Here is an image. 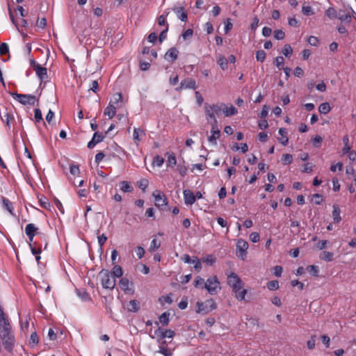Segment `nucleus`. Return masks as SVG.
Here are the masks:
<instances>
[{
  "mask_svg": "<svg viewBox=\"0 0 356 356\" xmlns=\"http://www.w3.org/2000/svg\"><path fill=\"white\" fill-rule=\"evenodd\" d=\"M11 327L8 318L0 306V335L4 348L11 351L14 343V337L11 334Z\"/></svg>",
  "mask_w": 356,
  "mask_h": 356,
  "instance_id": "nucleus-1",
  "label": "nucleus"
},
{
  "mask_svg": "<svg viewBox=\"0 0 356 356\" xmlns=\"http://www.w3.org/2000/svg\"><path fill=\"white\" fill-rule=\"evenodd\" d=\"M102 287L106 289L113 290L115 286V278L108 270L103 269L99 273Z\"/></svg>",
  "mask_w": 356,
  "mask_h": 356,
  "instance_id": "nucleus-2",
  "label": "nucleus"
},
{
  "mask_svg": "<svg viewBox=\"0 0 356 356\" xmlns=\"http://www.w3.org/2000/svg\"><path fill=\"white\" fill-rule=\"evenodd\" d=\"M225 106V104L223 103H217L212 105L206 103L204 104V111L207 121L210 122V119H216L215 115H219L223 111Z\"/></svg>",
  "mask_w": 356,
  "mask_h": 356,
  "instance_id": "nucleus-3",
  "label": "nucleus"
},
{
  "mask_svg": "<svg viewBox=\"0 0 356 356\" xmlns=\"http://www.w3.org/2000/svg\"><path fill=\"white\" fill-rule=\"evenodd\" d=\"M196 312L199 314H207L217 307V305L213 299L210 298L205 302H197L196 303Z\"/></svg>",
  "mask_w": 356,
  "mask_h": 356,
  "instance_id": "nucleus-4",
  "label": "nucleus"
},
{
  "mask_svg": "<svg viewBox=\"0 0 356 356\" xmlns=\"http://www.w3.org/2000/svg\"><path fill=\"white\" fill-rule=\"evenodd\" d=\"M204 286V289H206L208 293L211 295L217 294L221 289L220 286V282L218 280L216 276L209 277L207 280Z\"/></svg>",
  "mask_w": 356,
  "mask_h": 356,
  "instance_id": "nucleus-5",
  "label": "nucleus"
},
{
  "mask_svg": "<svg viewBox=\"0 0 356 356\" xmlns=\"http://www.w3.org/2000/svg\"><path fill=\"white\" fill-rule=\"evenodd\" d=\"M10 95L20 104L23 105H35L36 97L33 95L18 94L17 92H10Z\"/></svg>",
  "mask_w": 356,
  "mask_h": 356,
  "instance_id": "nucleus-6",
  "label": "nucleus"
},
{
  "mask_svg": "<svg viewBox=\"0 0 356 356\" xmlns=\"http://www.w3.org/2000/svg\"><path fill=\"white\" fill-rule=\"evenodd\" d=\"M152 196L154 198L155 206L161 210H165L168 205V199L165 194L159 190H156L153 192Z\"/></svg>",
  "mask_w": 356,
  "mask_h": 356,
  "instance_id": "nucleus-7",
  "label": "nucleus"
},
{
  "mask_svg": "<svg viewBox=\"0 0 356 356\" xmlns=\"http://www.w3.org/2000/svg\"><path fill=\"white\" fill-rule=\"evenodd\" d=\"M353 13H355V11L350 7L339 9L337 19H339L341 23L345 24H350L352 22Z\"/></svg>",
  "mask_w": 356,
  "mask_h": 356,
  "instance_id": "nucleus-8",
  "label": "nucleus"
},
{
  "mask_svg": "<svg viewBox=\"0 0 356 356\" xmlns=\"http://www.w3.org/2000/svg\"><path fill=\"white\" fill-rule=\"evenodd\" d=\"M248 248V243L246 241L242 238L238 240L236 243L237 256L242 260H244L246 257Z\"/></svg>",
  "mask_w": 356,
  "mask_h": 356,
  "instance_id": "nucleus-9",
  "label": "nucleus"
},
{
  "mask_svg": "<svg viewBox=\"0 0 356 356\" xmlns=\"http://www.w3.org/2000/svg\"><path fill=\"white\" fill-rule=\"evenodd\" d=\"M197 88L196 81L193 78H187L182 80L176 90L180 91L183 89H195Z\"/></svg>",
  "mask_w": 356,
  "mask_h": 356,
  "instance_id": "nucleus-10",
  "label": "nucleus"
},
{
  "mask_svg": "<svg viewBox=\"0 0 356 356\" xmlns=\"http://www.w3.org/2000/svg\"><path fill=\"white\" fill-rule=\"evenodd\" d=\"M154 334L157 336L159 339H164L165 338H172L175 333L172 330H163L161 327H159L155 330Z\"/></svg>",
  "mask_w": 356,
  "mask_h": 356,
  "instance_id": "nucleus-11",
  "label": "nucleus"
},
{
  "mask_svg": "<svg viewBox=\"0 0 356 356\" xmlns=\"http://www.w3.org/2000/svg\"><path fill=\"white\" fill-rule=\"evenodd\" d=\"M104 138V136L102 133L95 132L93 135L92 140L88 143V148H93L96 145V144L103 141Z\"/></svg>",
  "mask_w": 356,
  "mask_h": 356,
  "instance_id": "nucleus-12",
  "label": "nucleus"
},
{
  "mask_svg": "<svg viewBox=\"0 0 356 356\" xmlns=\"http://www.w3.org/2000/svg\"><path fill=\"white\" fill-rule=\"evenodd\" d=\"M179 51L176 47H171L165 53L164 58L165 60L174 62L178 57Z\"/></svg>",
  "mask_w": 356,
  "mask_h": 356,
  "instance_id": "nucleus-13",
  "label": "nucleus"
},
{
  "mask_svg": "<svg viewBox=\"0 0 356 356\" xmlns=\"http://www.w3.org/2000/svg\"><path fill=\"white\" fill-rule=\"evenodd\" d=\"M184 199L185 204L187 205H192L195 202V196L194 193L188 189L184 191Z\"/></svg>",
  "mask_w": 356,
  "mask_h": 356,
  "instance_id": "nucleus-14",
  "label": "nucleus"
},
{
  "mask_svg": "<svg viewBox=\"0 0 356 356\" xmlns=\"http://www.w3.org/2000/svg\"><path fill=\"white\" fill-rule=\"evenodd\" d=\"M33 70L35 72L37 76L39 77L41 81L47 78V68L41 66L40 64L36 65Z\"/></svg>",
  "mask_w": 356,
  "mask_h": 356,
  "instance_id": "nucleus-15",
  "label": "nucleus"
},
{
  "mask_svg": "<svg viewBox=\"0 0 356 356\" xmlns=\"http://www.w3.org/2000/svg\"><path fill=\"white\" fill-rule=\"evenodd\" d=\"M175 13H176L177 17L181 22H186L188 18L187 12L184 10L183 7H178L173 9Z\"/></svg>",
  "mask_w": 356,
  "mask_h": 356,
  "instance_id": "nucleus-16",
  "label": "nucleus"
},
{
  "mask_svg": "<svg viewBox=\"0 0 356 356\" xmlns=\"http://www.w3.org/2000/svg\"><path fill=\"white\" fill-rule=\"evenodd\" d=\"M3 122L6 123V127L10 129L11 123L15 120L13 115L10 112L6 111L3 116H1Z\"/></svg>",
  "mask_w": 356,
  "mask_h": 356,
  "instance_id": "nucleus-17",
  "label": "nucleus"
},
{
  "mask_svg": "<svg viewBox=\"0 0 356 356\" xmlns=\"http://www.w3.org/2000/svg\"><path fill=\"white\" fill-rule=\"evenodd\" d=\"M227 283L231 287H232L234 285L241 283V280L236 273H232L227 277Z\"/></svg>",
  "mask_w": 356,
  "mask_h": 356,
  "instance_id": "nucleus-18",
  "label": "nucleus"
},
{
  "mask_svg": "<svg viewBox=\"0 0 356 356\" xmlns=\"http://www.w3.org/2000/svg\"><path fill=\"white\" fill-rule=\"evenodd\" d=\"M127 309L130 312H137L140 309V302L137 300H131L129 302Z\"/></svg>",
  "mask_w": 356,
  "mask_h": 356,
  "instance_id": "nucleus-19",
  "label": "nucleus"
},
{
  "mask_svg": "<svg viewBox=\"0 0 356 356\" xmlns=\"http://www.w3.org/2000/svg\"><path fill=\"white\" fill-rule=\"evenodd\" d=\"M1 202L3 208L6 209L12 216H15V213H13V203L8 199L4 197H1Z\"/></svg>",
  "mask_w": 356,
  "mask_h": 356,
  "instance_id": "nucleus-20",
  "label": "nucleus"
},
{
  "mask_svg": "<svg viewBox=\"0 0 356 356\" xmlns=\"http://www.w3.org/2000/svg\"><path fill=\"white\" fill-rule=\"evenodd\" d=\"M115 113L116 107L112 104H109L104 111V114L105 115H108L110 119H112L115 116Z\"/></svg>",
  "mask_w": 356,
  "mask_h": 356,
  "instance_id": "nucleus-21",
  "label": "nucleus"
},
{
  "mask_svg": "<svg viewBox=\"0 0 356 356\" xmlns=\"http://www.w3.org/2000/svg\"><path fill=\"white\" fill-rule=\"evenodd\" d=\"M279 134L282 136V138H278V140L283 145H286L289 143V138L287 137V131L284 128H280L279 129Z\"/></svg>",
  "mask_w": 356,
  "mask_h": 356,
  "instance_id": "nucleus-22",
  "label": "nucleus"
},
{
  "mask_svg": "<svg viewBox=\"0 0 356 356\" xmlns=\"http://www.w3.org/2000/svg\"><path fill=\"white\" fill-rule=\"evenodd\" d=\"M76 293L79 296V297L83 301L91 300V298H90L88 293L84 289H77Z\"/></svg>",
  "mask_w": 356,
  "mask_h": 356,
  "instance_id": "nucleus-23",
  "label": "nucleus"
},
{
  "mask_svg": "<svg viewBox=\"0 0 356 356\" xmlns=\"http://www.w3.org/2000/svg\"><path fill=\"white\" fill-rule=\"evenodd\" d=\"M211 121L210 122L211 125V133L216 134V137H220V131L218 128V122L216 119H211Z\"/></svg>",
  "mask_w": 356,
  "mask_h": 356,
  "instance_id": "nucleus-24",
  "label": "nucleus"
},
{
  "mask_svg": "<svg viewBox=\"0 0 356 356\" xmlns=\"http://www.w3.org/2000/svg\"><path fill=\"white\" fill-rule=\"evenodd\" d=\"M166 155L168 156L167 166L174 167L177 164L175 154L174 153L167 152Z\"/></svg>",
  "mask_w": 356,
  "mask_h": 356,
  "instance_id": "nucleus-25",
  "label": "nucleus"
},
{
  "mask_svg": "<svg viewBox=\"0 0 356 356\" xmlns=\"http://www.w3.org/2000/svg\"><path fill=\"white\" fill-rule=\"evenodd\" d=\"M332 217L334 222H339L341 220L340 216V209L336 204L333 206Z\"/></svg>",
  "mask_w": 356,
  "mask_h": 356,
  "instance_id": "nucleus-26",
  "label": "nucleus"
},
{
  "mask_svg": "<svg viewBox=\"0 0 356 356\" xmlns=\"http://www.w3.org/2000/svg\"><path fill=\"white\" fill-rule=\"evenodd\" d=\"M217 63L222 70L227 69L228 60L224 56H220L217 60Z\"/></svg>",
  "mask_w": 356,
  "mask_h": 356,
  "instance_id": "nucleus-27",
  "label": "nucleus"
},
{
  "mask_svg": "<svg viewBox=\"0 0 356 356\" xmlns=\"http://www.w3.org/2000/svg\"><path fill=\"white\" fill-rule=\"evenodd\" d=\"M222 111L225 116H232L238 112L237 109L232 105L229 107L225 106Z\"/></svg>",
  "mask_w": 356,
  "mask_h": 356,
  "instance_id": "nucleus-28",
  "label": "nucleus"
},
{
  "mask_svg": "<svg viewBox=\"0 0 356 356\" xmlns=\"http://www.w3.org/2000/svg\"><path fill=\"white\" fill-rule=\"evenodd\" d=\"M120 190L124 193H130L133 191V186L126 181H122L120 182Z\"/></svg>",
  "mask_w": 356,
  "mask_h": 356,
  "instance_id": "nucleus-29",
  "label": "nucleus"
},
{
  "mask_svg": "<svg viewBox=\"0 0 356 356\" xmlns=\"http://www.w3.org/2000/svg\"><path fill=\"white\" fill-rule=\"evenodd\" d=\"M38 227H37L34 224L29 223L25 227V233L26 234H36V232L38 231Z\"/></svg>",
  "mask_w": 356,
  "mask_h": 356,
  "instance_id": "nucleus-30",
  "label": "nucleus"
},
{
  "mask_svg": "<svg viewBox=\"0 0 356 356\" xmlns=\"http://www.w3.org/2000/svg\"><path fill=\"white\" fill-rule=\"evenodd\" d=\"M29 244L33 254L38 255L41 253V247L40 245H38L36 242L29 243Z\"/></svg>",
  "mask_w": 356,
  "mask_h": 356,
  "instance_id": "nucleus-31",
  "label": "nucleus"
},
{
  "mask_svg": "<svg viewBox=\"0 0 356 356\" xmlns=\"http://www.w3.org/2000/svg\"><path fill=\"white\" fill-rule=\"evenodd\" d=\"M343 143L344 147L342 149L343 154H346L350 151V146L349 145V138L347 135L343 137Z\"/></svg>",
  "mask_w": 356,
  "mask_h": 356,
  "instance_id": "nucleus-32",
  "label": "nucleus"
},
{
  "mask_svg": "<svg viewBox=\"0 0 356 356\" xmlns=\"http://www.w3.org/2000/svg\"><path fill=\"white\" fill-rule=\"evenodd\" d=\"M170 313L168 312H163L160 316H159V322L163 325H168L169 324V322H170Z\"/></svg>",
  "mask_w": 356,
  "mask_h": 356,
  "instance_id": "nucleus-33",
  "label": "nucleus"
},
{
  "mask_svg": "<svg viewBox=\"0 0 356 356\" xmlns=\"http://www.w3.org/2000/svg\"><path fill=\"white\" fill-rule=\"evenodd\" d=\"M333 253L331 252L323 251L320 254V259L325 261H331L333 260Z\"/></svg>",
  "mask_w": 356,
  "mask_h": 356,
  "instance_id": "nucleus-34",
  "label": "nucleus"
},
{
  "mask_svg": "<svg viewBox=\"0 0 356 356\" xmlns=\"http://www.w3.org/2000/svg\"><path fill=\"white\" fill-rule=\"evenodd\" d=\"M145 133L143 130L135 128L134 129L133 137L135 141H140V136H145Z\"/></svg>",
  "mask_w": 356,
  "mask_h": 356,
  "instance_id": "nucleus-35",
  "label": "nucleus"
},
{
  "mask_svg": "<svg viewBox=\"0 0 356 356\" xmlns=\"http://www.w3.org/2000/svg\"><path fill=\"white\" fill-rule=\"evenodd\" d=\"M161 246V241L156 238H153L151 241L150 246L149 248V251L151 252H154L156 250L159 249Z\"/></svg>",
  "mask_w": 356,
  "mask_h": 356,
  "instance_id": "nucleus-36",
  "label": "nucleus"
},
{
  "mask_svg": "<svg viewBox=\"0 0 356 356\" xmlns=\"http://www.w3.org/2000/svg\"><path fill=\"white\" fill-rule=\"evenodd\" d=\"M201 260L206 263L207 265L211 266L216 262V257L212 254H207L202 257Z\"/></svg>",
  "mask_w": 356,
  "mask_h": 356,
  "instance_id": "nucleus-37",
  "label": "nucleus"
},
{
  "mask_svg": "<svg viewBox=\"0 0 356 356\" xmlns=\"http://www.w3.org/2000/svg\"><path fill=\"white\" fill-rule=\"evenodd\" d=\"M331 108L327 102L322 103L318 107V111L322 114H327L330 112Z\"/></svg>",
  "mask_w": 356,
  "mask_h": 356,
  "instance_id": "nucleus-38",
  "label": "nucleus"
},
{
  "mask_svg": "<svg viewBox=\"0 0 356 356\" xmlns=\"http://www.w3.org/2000/svg\"><path fill=\"white\" fill-rule=\"evenodd\" d=\"M111 273L113 274V275L115 278V277H121L122 276L123 271H122V268L120 266L115 265L113 267V271Z\"/></svg>",
  "mask_w": 356,
  "mask_h": 356,
  "instance_id": "nucleus-39",
  "label": "nucleus"
},
{
  "mask_svg": "<svg viewBox=\"0 0 356 356\" xmlns=\"http://www.w3.org/2000/svg\"><path fill=\"white\" fill-rule=\"evenodd\" d=\"M205 282H204V280L203 278H202L200 276H197L195 277L193 284L195 287L204 289V285Z\"/></svg>",
  "mask_w": 356,
  "mask_h": 356,
  "instance_id": "nucleus-40",
  "label": "nucleus"
},
{
  "mask_svg": "<svg viewBox=\"0 0 356 356\" xmlns=\"http://www.w3.org/2000/svg\"><path fill=\"white\" fill-rule=\"evenodd\" d=\"M338 15V10H336L334 8H329L326 10V15L331 19H337Z\"/></svg>",
  "mask_w": 356,
  "mask_h": 356,
  "instance_id": "nucleus-41",
  "label": "nucleus"
},
{
  "mask_svg": "<svg viewBox=\"0 0 356 356\" xmlns=\"http://www.w3.org/2000/svg\"><path fill=\"white\" fill-rule=\"evenodd\" d=\"M129 281L126 277H122L119 282V285L120 288L124 291L129 289Z\"/></svg>",
  "mask_w": 356,
  "mask_h": 356,
  "instance_id": "nucleus-42",
  "label": "nucleus"
},
{
  "mask_svg": "<svg viewBox=\"0 0 356 356\" xmlns=\"http://www.w3.org/2000/svg\"><path fill=\"white\" fill-rule=\"evenodd\" d=\"M122 101V96L120 92L115 94L112 99H111L109 104H118V103H120Z\"/></svg>",
  "mask_w": 356,
  "mask_h": 356,
  "instance_id": "nucleus-43",
  "label": "nucleus"
},
{
  "mask_svg": "<svg viewBox=\"0 0 356 356\" xmlns=\"http://www.w3.org/2000/svg\"><path fill=\"white\" fill-rule=\"evenodd\" d=\"M282 54L286 57H290L293 54V49L290 44H285L282 50Z\"/></svg>",
  "mask_w": 356,
  "mask_h": 356,
  "instance_id": "nucleus-44",
  "label": "nucleus"
},
{
  "mask_svg": "<svg viewBox=\"0 0 356 356\" xmlns=\"http://www.w3.org/2000/svg\"><path fill=\"white\" fill-rule=\"evenodd\" d=\"M308 272L313 276H317L318 274V267L314 265L308 266L307 268Z\"/></svg>",
  "mask_w": 356,
  "mask_h": 356,
  "instance_id": "nucleus-45",
  "label": "nucleus"
},
{
  "mask_svg": "<svg viewBox=\"0 0 356 356\" xmlns=\"http://www.w3.org/2000/svg\"><path fill=\"white\" fill-rule=\"evenodd\" d=\"M267 287L270 291L277 290L279 288V282L277 280H272L267 283Z\"/></svg>",
  "mask_w": 356,
  "mask_h": 356,
  "instance_id": "nucleus-46",
  "label": "nucleus"
},
{
  "mask_svg": "<svg viewBox=\"0 0 356 356\" xmlns=\"http://www.w3.org/2000/svg\"><path fill=\"white\" fill-rule=\"evenodd\" d=\"M282 161L284 165L291 163L293 161V156L290 154H284L282 156Z\"/></svg>",
  "mask_w": 356,
  "mask_h": 356,
  "instance_id": "nucleus-47",
  "label": "nucleus"
},
{
  "mask_svg": "<svg viewBox=\"0 0 356 356\" xmlns=\"http://www.w3.org/2000/svg\"><path fill=\"white\" fill-rule=\"evenodd\" d=\"M266 56V54L264 50H258L256 52V59L261 63L264 61Z\"/></svg>",
  "mask_w": 356,
  "mask_h": 356,
  "instance_id": "nucleus-48",
  "label": "nucleus"
},
{
  "mask_svg": "<svg viewBox=\"0 0 356 356\" xmlns=\"http://www.w3.org/2000/svg\"><path fill=\"white\" fill-rule=\"evenodd\" d=\"M34 118L36 122H43L42 112L40 108L34 109Z\"/></svg>",
  "mask_w": 356,
  "mask_h": 356,
  "instance_id": "nucleus-49",
  "label": "nucleus"
},
{
  "mask_svg": "<svg viewBox=\"0 0 356 356\" xmlns=\"http://www.w3.org/2000/svg\"><path fill=\"white\" fill-rule=\"evenodd\" d=\"M9 54V47L8 44L3 42L0 44V55L3 56Z\"/></svg>",
  "mask_w": 356,
  "mask_h": 356,
  "instance_id": "nucleus-50",
  "label": "nucleus"
},
{
  "mask_svg": "<svg viewBox=\"0 0 356 356\" xmlns=\"http://www.w3.org/2000/svg\"><path fill=\"white\" fill-rule=\"evenodd\" d=\"M284 37H285V33L282 30L277 29V30L274 31V38L276 40H280L284 39Z\"/></svg>",
  "mask_w": 356,
  "mask_h": 356,
  "instance_id": "nucleus-51",
  "label": "nucleus"
},
{
  "mask_svg": "<svg viewBox=\"0 0 356 356\" xmlns=\"http://www.w3.org/2000/svg\"><path fill=\"white\" fill-rule=\"evenodd\" d=\"M193 30L188 29L182 33V38L184 40H189L193 37Z\"/></svg>",
  "mask_w": 356,
  "mask_h": 356,
  "instance_id": "nucleus-52",
  "label": "nucleus"
},
{
  "mask_svg": "<svg viewBox=\"0 0 356 356\" xmlns=\"http://www.w3.org/2000/svg\"><path fill=\"white\" fill-rule=\"evenodd\" d=\"M302 12L305 15L309 16L314 14L313 9L311 6H304L302 8Z\"/></svg>",
  "mask_w": 356,
  "mask_h": 356,
  "instance_id": "nucleus-53",
  "label": "nucleus"
},
{
  "mask_svg": "<svg viewBox=\"0 0 356 356\" xmlns=\"http://www.w3.org/2000/svg\"><path fill=\"white\" fill-rule=\"evenodd\" d=\"M138 186L143 191H145L148 186V180L145 179H140L138 181Z\"/></svg>",
  "mask_w": 356,
  "mask_h": 356,
  "instance_id": "nucleus-54",
  "label": "nucleus"
},
{
  "mask_svg": "<svg viewBox=\"0 0 356 356\" xmlns=\"http://www.w3.org/2000/svg\"><path fill=\"white\" fill-rule=\"evenodd\" d=\"M164 163V159L161 156L157 155L153 159V164L158 167H161Z\"/></svg>",
  "mask_w": 356,
  "mask_h": 356,
  "instance_id": "nucleus-55",
  "label": "nucleus"
},
{
  "mask_svg": "<svg viewBox=\"0 0 356 356\" xmlns=\"http://www.w3.org/2000/svg\"><path fill=\"white\" fill-rule=\"evenodd\" d=\"M284 63V59L282 56H277L274 59V63L277 66V68L281 69V67L283 65Z\"/></svg>",
  "mask_w": 356,
  "mask_h": 356,
  "instance_id": "nucleus-56",
  "label": "nucleus"
},
{
  "mask_svg": "<svg viewBox=\"0 0 356 356\" xmlns=\"http://www.w3.org/2000/svg\"><path fill=\"white\" fill-rule=\"evenodd\" d=\"M269 108V106H268L267 105H264L263 106L262 111L259 115V118L261 119H265L268 115Z\"/></svg>",
  "mask_w": 356,
  "mask_h": 356,
  "instance_id": "nucleus-57",
  "label": "nucleus"
},
{
  "mask_svg": "<svg viewBox=\"0 0 356 356\" xmlns=\"http://www.w3.org/2000/svg\"><path fill=\"white\" fill-rule=\"evenodd\" d=\"M191 264H194V268L197 271H200L202 269V264L197 257H195L193 259Z\"/></svg>",
  "mask_w": 356,
  "mask_h": 356,
  "instance_id": "nucleus-58",
  "label": "nucleus"
},
{
  "mask_svg": "<svg viewBox=\"0 0 356 356\" xmlns=\"http://www.w3.org/2000/svg\"><path fill=\"white\" fill-rule=\"evenodd\" d=\"M315 338H316V336L313 335V336H312L311 339L307 341V346L308 349L312 350L314 348L315 342H316Z\"/></svg>",
  "mask_w": 356,
  "mask_h": 356,
  "instance_id": "nucleus-59",
  "label": "nucleus"
},
{
  "mask_svg": "<svg viewBox=\"0 0 356 356\" xmlns=\"http://www.w3.org/2000/svg\"><path fill=\"white\" fill-rule=\"evenodd\" d=\"M323 141V138L320 136H316L312 139V144L314 147H318Z\"/></svg>",
  "mask_w": 356,
  "mask_h": 356,
  "instance_id": "nucleus-60",
  "label": "nucleus"
},
{
  "mask_svg": "<svg viewBox=\"0 0 356 356\" xmlns=\"http://www.w3.org/2000/svg\"><path fill=\"white\" fill-rule=\"evenodd\" d=\"M159 353L163 354L164 356H172V353L170 350H168V348H166L162 346L159 347Z\"/></svg>",
  "mask_w": 356,
  "mask_h": 356,
  "instance_id": "nucleus-61",
  "label": "nucleus"
},
{
  "mask_svg": "<svg viewBox=\"0 0 356 356\" xmlns=\"http://www.w3.org/2000/svg\"><path fill=\"white\" fill-rule=\"evenodd\" d=\"M70 173L73 175H76L80 173L79 165L71 164L70 166Z\"/></svg>",
  "mask_w": 356,
  "mask_h": 356,
  "instance_id": "nucleus-62",
  "label": "nucleus"
},
{
  "mask_svg": "<svg viewBox=\"0 0 356 356\" xmlns=\"http://www.w3.org/2000/svg\"><path fill=\"white\" fill-rule=\"evenodd\" d=\"M188 306V299L187 298H183L179 302L178 307L180 309H185Z\"/></svg>",
  "mask_w": 356,
  "mask_h": 356,
  "instance_id": "nucleus-63",
  "label": "nucleus"
},
{
  "mask_svg": "<svg viewBox=\"0 0 356 356\" xmlns=\"http://www.w3.org/2000/svg\"><path fill=\"white\" fill-rule=\"evenodd\" d=\"M260 236L259 233L252 232L250 235V239L252 243H257L259 241Z\"/></svg>",
  "mask_w": 356,
  "mask_h": 356,
  "instance_id": "nucleus-64",
  "label": "nucleus"
}]
</instances>
